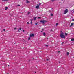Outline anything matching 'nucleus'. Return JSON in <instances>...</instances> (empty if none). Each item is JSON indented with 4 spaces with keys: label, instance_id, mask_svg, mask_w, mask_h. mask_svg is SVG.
<instances>
[{
    "label": "nucleus",
    "instance_id": "obj_1",
    "mask_svg": "<svg viewBox=\"0 0 74 74\" xmlns=\"http://www.w3.org/2000/svg\"><path fill=\"white\" fill-rule=\"evenodd\" d=\"M60 37L62 38H65V36L64 35V34H63V32L60 34Z\"/></svg>",
    "mask_w": 74,
    "mask_h": 74
},
{
    "label": "nucleus",
    "instance_id": "obj_2",
    "mask_svg": "<svg viewBox=\"0 0 74 74\" xmlns=\"http://www.w3.org/2000/svg\"><path fill=\"white\" fill-rule=\"evenodd\" d=\"M40 22L41 23H42L43 24V25H44L46 22H47V20H41L40 21Z\"/></svg>",
    "mask_w": 74,
    "mask_h": 74
},
{
    "label": "nucleus",
    "instance_id": "obj_3",
    "mask_svg": "<svg viewBox=\"0 0 74 74\" xmlns=\"http://www.w3.org/2000/svg\"><path fill=\"white\" fill-rule=\"evenodd\" d=\"M29 36H30V37H34V34H30Z\"/></svg>",
    "mask_w": 74,
    "mask_h": 74
},
{
    "label": "nucleus",
    "instance_id": "obj_4",
    "mask_svg": "<svg viewBox=\"0 0 74 74\" xmlns=\"http://www.w3.org/2000/svg\"><path fill=\"white\" fill-rule=\"evenodd\" d=\"M39 5L38 4H37V6H36L35 8H37V9H38V8H39Z\"/></svg>",
    "mask_w": 74,
    "mask_h": 74
},
{
    "label": "nucleus",
    "instance_id": "obj_5",
    "mask_svg": "<svg viewBox=\"0 0 74 74\" xmlns=\"http://www.w3.org/2000/svg\"><path fill=\"white\" fill-rule=\"evenodd\" d=\"M67 12H68V9H66L64 11V13L65 14H66V13H67Z\"/></svg>",
    "mask_w": 74,
    "mask_h": 74
},
{
    "label": "nucleus",
    "instance_id": "obj_6",
    "mask_svg": "<svg viewBox=\"0 0 74 74\" xmlns=\"http://www.w3.org/2000/svg\"><path fill=\"white\" fill-rule=\"evenodd\" d=\"M73 25H74V23H71L70 26V27H71V26H73Z\"/></svg>",
    "mask_w": 74,
    "mask_h": 74
},
{
    "label": "nucleus",
    "instance_id": "obj_7",
    "mask_svg": "<svg viewBox=\"0 0 74 74\" xmlns=\"http://www.w3.org/2000/svg\"><path fill=\"white\" fill-rule=\"evenodd\" d=\"M37 19V17H34V21H35V20H36Z\"/></svg>",
    "mask_w": 74,
    "mask_h": 74
},
{
    "label": "nucleus",
    "instance_id": "obj_8",
    "mask_svg": "<svg viewBox=\"0 0 74 74\" xmlns=\"http://www.w3.org/2000/svg\"><path fill=\"white\" fill-rule=\"evenodd\" d=\"M27 3H30V2L28 1L27 0Z\"/></svg>",
    "mask_w": 74,
    "mask_h": 74
},
{
    "label": "nucleus",
    "instance_id": "obj_9",
    "mask_svg": "<svg viewBox=\"0 0 74 74\" xmlns=\"http://www.w3.org/2000/svg\"><path fill=\"white\" fill-rule=\"evenodd\" d=\"M71 41H74V38H72L71 39Z\"/></svg>",
    "mask_w": 74,
    "mask_h": 74
},
{
    "label": "nucleus",
    "instance_id": "obj_10",
    "mask_svg": "<svg viewBox=\"0 0 74 74\" xmlns=\"http://www.w3.org/2000/svg\"><path fill=\"white\" fill-rule=\"evenodd\" d=\"M8 9V7H5V10H6Z\"/></svg>",
    "mask_w": 74,
    "mask_h": 74
},
{
    "label": "nucleus",
    "instance_id": "obj_11",
    "mask_svg": "<svg viewBox=\"0 0 74 74\" xmlns=\"http://www.w3.org/2000/svg\"><path fill=\"white\" fill-rule=\"evenodd\" d=\"M45 35H46V34L45 32H43V35L45 36Z\"/></svg>",
    "mask_w": 74,
    "mask_h": 74
},
{
    "label": "nucleus",
    "instance_id": "obj_12",
    "mask_svg": "<svg viewBox=\"0 0 74 74\" xmlns=\"http://www.w3.org/2000/svg\"><path fill=\"white\" fill-rule=\"evenodd\" d=\"M30 38H30V37L28 39V41H29V40H30Z\"/></svg>",
    "mask_w": 74,
    "mask_h": 74
},
{
    "label": "nucleus",
    "instance_id": "obj_13",
    "mask_svg": "<svg viewBox=\"0 0 74 74\" xmlns=\"http://www.w3.org/2000/svg\"><path fill=\"white\" fill-rule=\"evenodd\" d=\"M41 3H39V6L41 5Z\"/></svg>",
    "mask_w": 74,
    "mask_h": 74
},
{
    "label": "nucleus",
    "instance_id": "obj_14",
    "mask_svg": "<svg viewBox=\"0 0 74 74\" xmlns=\"http://www.w3.org/2000/svg\"><path fill=\"white\" fill-rule=\"evenodd\" d=\"M51 16H53V14L51 13Z\"/></svg>",
    "mask_w": 74,
    "mask_h": 74
},
{
    "label": "nucleus",
    "instance_id": "obj_15",
    "mask_svg": "<svg viewBox=\"0 0 74 74\" xmlns=\"http://www.w3.org/2000/svg\"><path fill=\"white\" fill-rule=\"evenodd\" d=\"M65 36H67V35L68 34H67V33H65Z\"/></svg>",
    "mask_w": 74,
    "mask_h": 74
},
{
    "label": "nucleus",
    "instance_id": "obj_16",
    "mask_svg": "<svg viewBox=\"0 0 74 74\" xmlns=\"http://www.w3.org/2000/svg\"><path fill=\"white\" fill-rule=\"evenodd\" d=\"M31 25H33V23L32 22V21H31Z\"/></svg>",
    "mask_w": 74,
    "mask_h": 74
},
{
    "label": "nucleus",
    "instance_id": "obj_17",
    "mask_svg": "<svg viewBox=\"0 0 74 74\" xmlns=\"http://www.w3.org/2000/svg\"><path fill=\"white\" fill-rule=\"evenodd\" d=\"M30 14V12H28L27 13L28 15H29V14Z\"/></svg>",
    "mask_w": 74,
    "mask_h": 74
},
{
    "label": "nucleus",
    "instance_id": "obj_18",
    "mask_svg": "<svg viewBox=\"0 0 74 74\" xmlns=\"http://www.w3.org/2000/svg\"><path fill=\"white\" fill-rule=\"evenodd\" d=\"M38 19H41V17H38Z\"/></svg>",
    "mask_w": 74,
    "mask_h": 74
},
{
    "label": "nucleus",
    "instance_id": "obj_19",
    "mask_svg": "<svg viewBox=\"0 0 74 74\" xmlns=\"http://www.w3.org/2000/svg\"><path fill=\"white\" fill-rule=\"evenodd\" d=\"M58 25V23H56V26H57V25Z\"/></svg>",
    "mask_w": 74,
    "mask_h": 74
},
{
    "label": "nucleus",
    "instance_id": "obj_20",
    "mask_svg": "<svg viewBox=\"0 0 74 74\" xmlns=\"http://www.w3.org/2000/svg\"><path fill=\"white\" fill-rule=\"evenodd\" d=\"M55 0H51V1L52 2H53V1H55Z\"/></svg>",
    "mask_w": 74,
    "mask_h": 74
},
{
    "label": "nucleus",
    "instance_id": "obj_21",
    "mask_svg": "<svg viewBox=\"0 0 74 74\" xmlns=\"http://www.w3.org/2000/svg\"><path fill=\"white\" fill-rule=\"evenodd\" d=\"M67 55H69V52H67Z\"/></svg>",
    "mask_w": 74,
    "mask_h": 74
},
{
    "label": "nucleus",
    "instance_id": "obj_22",
    "mask_svg": "<svg viewBox=\"0 0 74 74\" xmlns=\"http://www.w3.org/2000/svg\"><path fill=\"white\" fill-rule=\"evenodd\" d=\"M19 30H21V31H22V30H21V28H19Z\"/></svg>",
    "mask_w": 74,
    "mask_h": 74
},
{
    "label": "nucleus",
    "instance_id": "obj_23",
    "mask_svg": "<svg viewBox=\"0 0 74 74\" xmlns=\"http://www.w3.org/2000/svg\"><path fill=\"white\" fill-rule=\"evenodd\" d=\"M5 0H2V1H5Z\"/></svg>",
    "mask_w": 74,
    "mask_h": 74
},
{
    "label": "nucleus",
    "instance_id": "obj_24",
    "mask_svg": "<svg viewBox=\"0 0 74 74\" xmlns=\"http://www.w3.org/2000/svg\"><path fill=\"white\" fill-rule=\"evenodd\" d=\"M27 24H29V22H27Z\"/></svg>",
    "mask_w": 74,
    "mask_h": 74
},
{
    "label": "nucleus",
    "instance_id": "obj_25",
    "mask_svg": "<svg viewBox=\"0 0 74 74\" xmlns=\"http://www.w3.org/2000/svg\"><path fill=\"white\" fill-rule=\"evenodd\" d=\"M38 23H35L36 25H37Z\"/></svg>",
    "mask_w": 74,
    "mask_h": 74
},
{
    "label": "nucleus",
    "instance_id": "obj_26",
    "mask_svg": "<svg viewBox=\"0 0 74 74\" xmlns=\"http://www.w3.org/2000/svg\"><path fill=\"white\" fill-rule=\"evenodd\" d=\"M63 44H64V42H62L61 45H63Z\"/></svg>",
    "mask_w": 74,
    "mask_h": 74
},
{
    "label": "nucleus",
    "instance_id": "obj_27",
    "mask_svg": "<svg viewBox=\"0 0 74 74\" xmlns=\"http://www.w3.org/2000/svg\"><path fill=\"white\" fill-rule=\"evenodd\" d=\"M52 29H51L50 30V32H52Z\"/></svg>",
    "mask_w": 74,
    "mask_h": 74
},
{
    "label": "nucleus",
    "instance_id": "obj_28",
    "mask_svg": "<svg viewBox=\"0 0 74 74\" xmlns=\"http://www.w3.org/2000/svg\"><path fill=\"white\" fill-rule=\"evenodd\" d=\"M46 46L47 47H48V45H46Z\"/></svg>",
    "mask_w": 74,
    "mask_h": 74
},
{
    "label": "nucleus",
    "instance_id": "obj_29",
    "mask_svg": "<svg viewBox=\"0 0 74 74\" xmlns=\"http://www.w3.org/2000/svg\"><path fill=\"white\" fill-rule=\"evenodd\" d=\"M17 6H20V5H17Z\"/></svg>",
    "mask_w": 74,
    "mask_h": 74
},
{
    "label": "nucleus",
    "instance_id": "obj_30",
    "mask_svg": "<svg viewBox=\"0 0 74 74\" xmlns=\"http://www.w3.org/2000/svg\"><path fill=\"white\" fill-rule=\"evenodd\" d=\"M16 28H15L14 29V30H16Z\"/></svg>",
    "mask_w": 74,
    "mask_h": 74
},
{
    "label": "nucleus",
    "instance_id": "obj_31",
    "mask_svg": "<svg viewBox=\"0 0 74 74\" xmlns=\"http://www.w3.org/2000/svg\"><path fill=\"white\" fill-rule=\"evenodd\" d=\"M72 21H74V19H73Z\"/></svg>",
    "mask_w": 74,
    "mask_h": 74
},
{
    "label": "nucleus",
    "instance_id": "obj_32",
    "mask_svg": "<svg viewBox=\"0 0 74 74\" xmlns=\"http://www.w3.org/2000/svg\"><path fill=\"white\" fill-rule=\"evenodd\" d=\"M33 19H30V21H33Z\"/></svg>",
    "mask_w": 74,
    "mask_h": 74
},
{
    "label": "nucleus",
    "instance_id": "obj_33",
    "mask_svg": "<svg viewBox=\"0 0 74 74\" xmlns=\"http://www.w3.org/2000/svg\"><path fill=\"white\" fill-rule=\"evenodd\" d=\"M47 60H49L48 59H47Z\"/></svg>",
    "mask_w": 74,
    "mask_h": 74
},
{
    "label": "nucleus",
    "instance_id": "obj_34",
    "mask_svg": "<svg viewBox=\"0 0 74 74\" xmlns=\"http://www.w3.org/2000/svg\"><path fill=\"white\" fill-rule=\"evenodd\" d=\"M23 32H25V30H23Z\"/></svg>",
    "mask_w": 74,
    "mask_h": 74
},
{
    "label": "nucleus",
    "instance_id": "obj_35",
    "mask_svg": "<svg viewBox=\"0 0 74 74\" xmlns=\"http://www.w3.org/2000/svg\"><path fill=\"white\" fill-rule=\"evenodd\" d=\"M5 30L4 29H3V31H5Z\"/></svg>",
    "mask_w": 74,
    "mask_h": 74
},
{
    "label": "nucleus",
    "instance_id": "obj_36",
    "mask_svg": "<svg viewBox=\"0 0 74 74\" xmlns=\"http://www.w3.org/2000/svg\"><path fill=\"white\" fill-rule=\"evenodd\" d=\"M41 32V33H42V30Z\"/></svg>",
    "mask_w": 74,
    "mask_h": 74
},
{
    "label": "nucleus",
    "instance_id": "obj_37",
    "mask_svg": "<svg viewBox=\"0 0 74 74\" xmlns=\"http://www.w3.org/2000/svg\"><path fill=\"white\" fill-rule=\"evenodd\" d=\"M59 63H60V62H59Z\"/></svg>",
    "mask_w": 74,
    "mask_h": 74
},
{
    "label": "nucleus",
    "instance_id": "obj_38",
    "mask_svg": "<svg viewBox=\"0 0 74 74\" xmlns=\"http://www.w3.org/2000/svg\"><path fill=\"white\" fill-rule=\"evenodd\" d=\"M42 30L43 31V30H44V29H43Z\"/></svg>",
    "mask_w": 74,
    "mask_h": 74
},
{
    "label": "nucleus",
    "instance_id": "obj_39",
    "mask_svg": "<svg viewBox=\"0 0 74 74\" xmlns=\"http://www.w3.org/2000/svg\"><path fill=\"white\" fill-rule=\"evenodd\" d=\"M18 32H20V31H19V30H18Z\"/></svg>",
    "mask_w": 74,
    "mask_h": 74
},
{
    "label": "nucleus",
    "instance_id": "obj_40",
    "mask_svg": "<svg viewBox=\"0 0 74 74\" xmlns=\"http://www.w3.org/2000/svg\"><path fill=\"white\" fill-rule=\"evenodd\" d=\"M5 1H8V0H5Z\"/></svg>",
    "mask_w": 74,
    "mask_h": 74
},
{
    "label": "nucleus",
    "instance_id": "obj_41",
    "mask_svg": "<svg viewBox=\"0 0 74 74\" xmlns=\"http://www.w3.org/2000/svg\"><path fill=\"white\" fill-rule=\"evenodd\" d=\"M9 66H10V65H8V66L9 67Z\"/></svg>",
    "mask_w": 74,
    "mask_h": 74
},
{
    "label": "nucleus",
    "instance_id": "obj_42",
    "mask_svg": "<svg viewBox=\"0 0 74 74\" xmlns=\"http://www.w3.org/2000/svg\"><path fill=\"white\" fill-rule=\"evenodd\" d=\"M58 52H59H59H60V51H58Z\"/></svg>",
    "mask_w": 74,
    "mask_h": 74
},
{
    "label": "nucleus",
    "instance_id": "obj_43",
    "mask_svg": "<svg viewBox=\"0 0 74 74\" xmlns=\"http://www.w3.org/2000/svg\"><path fill=\"white\" fill-rule=\"evenodd\" d=\"M62 0V1H63V0Z\"/></svg>",
    "mask_w": 74,
    "mask_h": 74
},
{
    "label": "nucleus",
    "instance_id": "obj_44",
    "mask_svg": "<svg viewBox=\"0 0 74 74\" xmlns=\"http://www.w3.org/2000/svg\"><path fill=\"white\" fill-rule=\"evenodd\" d=\"M35 73H36V72H35Z\"/></svg>",
    "mask_w": 74,
    "mask_h": 74
},
{
    "label": "nucleus",
    "instance_id": "obj_45",
    "mask_svg": "<svg viewBox=\"0 0 74 74\" xmlns=\"http://www.w3.org/2000/svg\"><path fill=\"white\" fill-rule=\"evenodd\" d=\"M73 12H74V11H73Z\"/></svg>",
    "mask_w": 74,
    "mask_h": 74
},
{
    "label": "nucleus",
    "instance_id": "obj_46",
    "mask_svg": "<svg viewBox=\"0 0 74 74\" xmlns=\"http://www.w3.org/2000/svg\"><path fill=\"white\" fill-rule=\"evenodd\" d=\"M7 74H8V73Z\"/></svg>",
    "mask_w": 74,
    "mask_h": 74
}]
</instances>
